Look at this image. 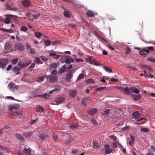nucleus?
<instances>
[{"mask_svg":"<svg viewBox=\"0 0 155 155\" xmlns=\"http://www.w3.org/2000/svg\"><path fill=\"white\" fill-rule=\"evenodd\" d=\"M86 83L88 84H90L94 83V79H89L87 80L86 81Z\"/></svg>","mask_w":155,"mask_h":155,"instance_id":"obj_35","label":"nucleus"},{"mask_svg":"<svg viewBox=\"0 0 155 155\" xmlns=\"http://www.w3.org/2000/svg\"><path fill=\"white\" fill-rule=\"evenodd\" d=\"M46 78L48 79L49 81L51 83L55 82L58 80L57 77L55 76H52L51 75L48 76L47 75Z\"/></svg>","mask_w":155,"mask_h":155,"instance_id":"obj_4","label":"nucleus"},{"mask_svg":"<svg viewBox=\"0 0 155 155\" xmlns=\"http://www.w3.org/2000/svg\"><path fill=\"white\" fill-rule=\"evenodd\" d=\"M131 52V50L130 49L129 47L127 48L126 53L127 54V53H129L130 52Z\"/></svg>","mask_w":155,"mask_h":155,"instance_id":"obj_60","label":"nucleus"},{"mask_svg":"<svg viewBox=\"0 0 155 155\" xmlns=\"http://www.w3.org/2000/svg\"><path fill=\"white\" fill-rule=\"evenodd\" d=\"M23 5L25 7H29L31 5L29 0H24L22 2Z\"/></svg>","mask_w":155,"mask_h":155,"instance_id":"obj_11","label":"nucleus"},{"mask_svg":"<svg viewBox=\"0 0 155 155\" xmlns=\"http://www.w3.org/2000/svg\"><path fill=\"white\" fill-rule=\"evenodd\" d=\"M58 65V64L56 63H53L51 64L50 65V69H55L57 68V67Z\"/></svg>","mask_w":155,"mask_h":155,"instance_id":"obj_24","label":"nucleus"},{"mask_svg":"<svg viewBox=\"0 0 155 155\" xmlns=\"http://www.w3.org/2000/svg\"><path fill=\"white\" fill-rule=\"evenodd\" d=\"M132 115L133 117L135 118L136 120L137 121H140L144 119L143 118L141 117V114L139 111H137L134 112L133 113Z\"/></svg>","mask_w":155,"mask_h":155,"instance_id":"obj_1","label":"nucleus"},{"mask_svg":"<svg viewBox=\"0 0 155 155\" xmlns=\"http://www.w3.org/2000/svg\"><path fill=\"white\" fill-rule=\"evenodd\" d=\"M47 134L46 133H43L40 134L39 137L41 140L45 139L47 137Z\"/></svg>","mask_w":155,"mask_h":155,"instance_id":"obj_20","label":"nucleus"},{"mask_svg":"<svg viewBox=\"0 0 155 155\" xmlns=\"http://www.w3.org/2000/svg\"><path fill=\"white\" fill-rule=\"evenodd\" d=\"M78 151V150L77 149H74L72 150V153L73 154H76Z\"/></svg>","mask_w":155,"mask_h":155,"instance_id":"obj_58","label":"nucleus"},{"mask_svg":"<svg viewBox=\"0 0 155 155\" xmlns=\"http://www.w3.org/2000/svg\"><path fill=\"white\" fill-rule=\"evenodd\" d=\"M82 104L84 106L87 105V98H84L82 100Z\"/></svg>","mask_w":155,"mask_h":155,"instance_id":"obj_27","label":"nucleus"},{"mask_svg":"<svg viewBox=\"0 0 155 155\" xmlns=\"http://www.w3.org/2000/svg\"><path fill=\"white\" fill-rule=\"evenodd\" d=\"M73 77V73L71 71H70L67 74L66 77V80L68 82H69Z\"/></svg>","mask_w":155,"mask_h":155,"instance_id":"obj_9","label":"nucleus"},{"mask_svg":"<svg viewBox=\"0 0 155 155\" xmlns=\"http://www.w3.org/2000/svg\"><path fill=\"white\" fill-rule=\"evenodd\" d=\"M8 86L10 90L12 91L17 90L19 88V87L18 85L12 82L8 84Z\"/></svg>","mask_w":155,"mask_h":155,"instance_id":"obj_3","label":"nucleus"},{"mask_svg":"<svg viewBox=\"0 0 155 155\" xmlns=\"http://www.w3.org/2000/svg\"><path fill=\"white\" fill-rule=\"evenodd\" d=\"M147 48L148 49L149 51H154V50L153 47H147Z\"/></svg>","mask_w":155,"mask_h":155,"instance_id":"obj_54","label":"nucleus"},{"mask_svg":"<svg viewBox=\"0 0 155 155\" xmlns=\"http://www.w3.org/2000/svg\"><path fill=\"white\" fill-rule=\"evenodd\" d=\"M130 90L131 92H133L135 94H138L140 92L138 89L135 87H130Z\"/></svg>","mask_w":155,"mask_h":155,"instance_id":"obj_13","label":"nucleus"},{"mask_svg":"<svg viewBox=\"0 0 155 155\" xmlns=\"http://www.w3.org/2000/svg\"><path fill=\"white\" fill-rule=\"evenodd\" d=\"M87 112L88 114L90 115H93L94 114L97 112V110L95 108L89 109L87 110Z\"/></svg>","mask_w":155,"mask_h":155,"instance_id":"obj_10","label":"nucleus"},{"mask_svg":"<svg viewBox=\"0 0 155 155\" xmlns=\"http://www.w3.org/2000/svg\"><path fill=\"white\" fill-rule=\"evenodd\" d=\"M10 20L8 18H7L5 21V23L6 24H8L10 23Z\"/></svg>","mask_w":155,"mask_h":155,"instance_id":"obj_51","label":"nucleus"},{"mask_svg":"<svg viewBox=\"0 0 155 155\" xmlns=\"http://www.w3.org/2000/svg\"><path fill=\"white\" fill-rule=\"evenodd\" d=\"M151 148L152 149V152H149L146 155H154L155 154V149L153 147L151 146Z\"/></svg>","mask_w":155,"mask_h":155,"instance_id":"obj_25","label":"nucleus"},{"mask_svg":"<svg viewBox=\"0 0 155 155\" xmlns=\"http://www.w3.org/2000/svg\"><path fill=\"white\" fill-rule=\"evenodd\" d=\"M35 35L37 38H39L41 37L42 34L39 32H35Z\"/></svg>","mask_w":155,"mask_h":155,"instance_id":"obj_31","label":"nucleus"},{"mask_svg":"<svg viewBox=\"0 0 155 155\" xmlns=\"http://www.w3.org/2000/svg\"><path fill=\"white\" fill-rule=\"evenodd\" d=\"M142 51L146 52L147 53H150V51H149L148 49H147V48L146 49L145 48H142Z\"/></svg>","mask_w":155,"mask_h":155,"instance_id":"obj_55","label":"nucleus"},{"mask_svg":"<svg viewBox=\"0 0 155 155\" xmlns=\"http://www.w3.org/2000/svg\"><path fill=\"white\" fill-rule=\"evenodd\" d=\"M23 134L26 137H29L32 135L31 133L27 132H24Z\"/></svg>","mask_w":155,"mask_h":155,"instance_id":"obj_40","label":"nucleus"},{"mask_svg":"<svg viewBox=\"0 0 155 155\" xmlns=\"http://www.w3.org/2000/svg\"><path fill=\"white\" fill-rule=\"evenodd\" d=\"M55 100L57 103L59 104L62 103L64 101V99L62 97H60L56 98Z\"/></svg>","mask_w":155,"mask_h":155,"instance_id":"obj_17","label":"nucleus"},{"mask_svg":"<svg viewBox=\"0 0 155 155\" xmlns=\"http://www.w3.org/2000/svg\"><path fill=\"white\" fill-rule=\"evenodd\" d=\"M15 47L18 50L22 51L24 50V47L21 43L19 42L15 44Z\"/></svg>","mask_w":155,"mask_h":155,"instance_id":"obj_6","label":"nucleus"},{"mask_svg":"<svg viewBox=\"0 0 155 155\" xmlns=\"http://www.w3.org/2000/svg\"><path fill=\"white\" fill-rule=\"evenodd\" d=\"M110 146L108 144H105L104 145V149L105 150V153L108 154L111 153L113 150V149L110 148Z\"/></svg>","mask_w":155,"mask_h":155,"instance_id":"obj_5","label":"nucleus"},{"mask_svg":"<svg viewBox=\"0 0 155 155\" xmlns=\"http://www.w3.org/2000/svg\"><path fill=\"white\" fill-rule=\"evenodd\" d=\"M42 98L45 99H49L50 98L49 95L47 93H45V94H42Z\"/></svg>","mask_w":155,"mask_h":155,"instance_id":"obj_42","label":"nucleus"},{"mask_svg":"<svg viewBox=\"0 0 155 155\" xmlns=\"http://www.w3.org/2000/svg\"><path fill=\"white\" fill-rule=\"evenodd\" d=\"M77 94V91L75 90L71 91L70 92V95L72 97H75Z\"/></svg>","mask_w":155,"mask_h":155,"instance_id":"obj_23","label":"nucleus"},{"mask_svg":"<svg viewBox=\"0 0 155 155\" xmlns=\"http://www.w3.org/2000/svg\"><path fill=\"white\" fill-rule=\"evenodd\" d=\"M87 15L89 17H93L94 16V12L91 11H88L86 13Z\"/></svg>","mask_w":155,"mask_h":155,"instance_id":"obj_21","label":"nucleus"},{"mask_svg":"<svg viewBox=\"0 0 155 155\" xmlns=\"http://www.w3.org/2000/svg\"><path fill=\"white\" fill-rule=\"evenodd\" d=\"M144 74L145 75V78L148 77L149 76H150L151 78H153V75H151L150 74H147L146 71H144Z\"/></svg>","mask_w":155,"mask_h":155,"instance_id":"obj_48","label":"nucleus"},{"mask_svg":"<svg viewBox=\"0 0 155 155\" xmlns=\"http://www.w3.org/2000/svg\"><path fill=\"white\" fill-rule=\"evenodd\" d=\"M0 30H2V31H5V32H9L10 31V29H7L3 28H1Z\"/></svg>","mask_w":155,"mask_h":155,"instance_id":"obj_61","label":"nucleus"},{"mask_svg":"<svg viewBox=\"0 0 155 155\" xmlns=\"http://www.w3.org/2000/svg\"><path fill=\"white\" fill-rule=\"evenodd\" d=\"M35 61L37 63H38L40 62L41 59H40L38 57H36L35 58Z\"/></svg>","mask_w":155,"mask_h":155,"instance_id":"obj_50","label":"nucleus"},{"mask_svg":"<svg viewBox=\"0 0 155 155\" xmlns=\"http://www.w3.org/2000/svg\"><path fill=\"white\" fill-rule=\"evenodd\" d=\"M103 68L107 72H110L111 73L113 72V71L112 69L109 67H103Z\"/></svg>","mask_w":155,"mask_h":155,"instance_id":"obj_33","label":"nucleus"},{"mask_svg":"<svg viewBox=\"0 0 155 155\" xmlns=\"http://www.w3.org/2000/svg\"><path fill=\"white\" fill-rule=\"evenodd\" d=\"M74 62V59L71 58L70 59L67 58V59L65 61V62L66 63L68 64H70L71 62L73 63Z\"/></svg>","mask_w":155,"mask_h":155,"instance_id":"obj_28","label":"nucleus"},{"mask_svg":"<svg viewBox=\"0 0 155 155\" xmlns=\"http://www.w3.org/2000/svg\"><path fill=\"white\" fill-rule=\"evenodd\" d=\"M130 88L129 89L128 87L125 88H124L122 91V92L127 95L130 94Z\"/></svg>","mask_w":155,"mask_h":155,"instance_id":"obj_16","label":"nucleus"},{"mask_svg":"<svg viewBox=\"0 0 155 155\" xmlns=\"http://www.w3.org/2000/svg\"><path fill=\"white\" fill-rule=\"evenodd\" d=\"M28 30V28L24 26H22L20 28V30L24 32H26Z\"/></svg>","mask_w":155,"mask_h":155,"instance_id":"obj_37","label":"nucleus"},{"mask_svg":"<svg viewBox=\"0 0 155 155\" xmlns=\"http://www.w3.org/2000/svg\"><path fill=\"white\" fill-rule=\"evenodd\" d=\"M66 68V65H63L62 67L60 69V71L61 73H63L64 72Z\"/></svg>","mask_w":155,"mask_h":155,"instance_id":"obj_29","label":"nucleus"},{"mask_svg":"<svg viewBox=\"0 0 155 155\" xmlns=\"http://www.w3.org/2000/svg\"><path fill=\"white\" fill-rule=\"evenodd\" d=\"M64 15L65 16L68 18H70L71 17L69 13L67 11H64Z\"/></svg>","mask_w":155,"mask_h":155,"instance_id":"obj_39","label":"nucleus"},{"mask_svg":"<svg viewBox=\"0 0 155 155\" xmlns=\"http://www.w3.org/2000/svg\"><path fill=\"white\" fill-rule=\"evenodd\" d=\"M147 59L150 61H152L153 62H155V59H153L151 57H149Z\"/></svg>","mask_w":155,"mask_h":155,"instance_id":"obj_59","label":"nucleus"},{"mask_svg":"<svg viewBox=\"0 0 155 155\" xmlns=\"http://www.w3.org/2000/svg\"><path fill=\"white\" fill-rule=\"evenodd\" d=\"M84 75L83 74H80L79 75L77 78V80H79L82 79L84 77Z\"/></svg>","mask_w":155,"mask_h":155,"instance_id":"obj_43","label":"nucleus"},{"mask_svg":"<svg viewBox=\"0 0 155 155\" xmlns=\"http://www.w3.org/2000/svg\"><path fill=\"white\" fill-rule=\"evenodd\" d=\"M13 114L14 115H19L21 114V113L19 112H17V111H15L13 113Z\"/></svg>","mask_w":155,"mask_h":155,"instance_id":"obj_64","label":"nucleus"},{"mask_svg":"<svg viewBox=\"0 0 155 155\" xmlns=\"http://www.w3.org/2000/svg\"><path fill=\"white\" fill-rule=\"evenodd\" d=\"M18 58H15L12 60V63L13 64H15L18 62Z\"/></svg>","mask_w":155,"mask_h":155,"instance_id":"obj_44","label":"nucleus"},{"mask_svg":"<svg viewBox=\"0 0 155 155\" xmlns=\"http://www.w3.org/2000/svg\"><path fill=\"white\" fill-rule=\"evenodd\" d=\"M19 107V105L18 104H15L9 106V109L11 110L13 109H18Z\"/></svg>","mask_w":155,"mask_h":155,"instance_id":"obj_12","label":"nucleus"},{"mask_svg":"<svg viewBox=\"0 0 155 155\" xmlns=\"http://www.w3.org/2000/svg\"><path fill=\"white\" fill-rule=\"evenodd\" d=\"M35 64V63H32L31 65L29 67V68L32 69L34 68Z\"/></svg>","mask_w":155,"mask_h":155,"instance_id":"obj_57","label":"nucleus"},{"mask_svg":"<svg viewBox=\"0 0 155 155\" xmlns=\"http://www.w3.org/2000/svg\"><path fill=\"white\" fill-rule=\"evenodd\" d=\"M12 68V65L11 64L9 65L6 68V70L7 71H9Z\"/></svg>","mask_w":155,"mask_h":155,"instance_id":"obj_62","label":"nucleus"},{"mask_svg":"<svg viewBox=\"0 0 155 155\" xmlns=\"http://www.w3.org/2000/svg\"><path fill=\"white\" fill-rule=\"evenodd\" d=\"M75 61L77 62H83L84 61L83 59L81 58H76L75 60Z\"/></svg>","mask_w":155,"mask_h":155,"instance_id":"obj_56","label":"nucleus"},{"mask_svg":"<svg viewBox=\"0 0 155 155\" xmlns=\"http://www.w3.org/2000/svg\"><path fill=\"white\" fill-rule=\"evenodd\" d=\"M15 137L17 140H18L23 143L25 142V140L23 138V137L20 134H15Z\"/></svg>","mask_w":155,"mask_h":155,"instance_id":"obj_7","label":"nucleus"},{"mask_svg":"<svg viewBox=\"0 0 155 155\" xmlns=\"http://www.w3.org/2000/svg\"><path fill=\"white\" fill-rule=\"evenodd\" d=\"M30 52L32 54H34L35 53V50L34 48H31L30 49Z\"/></svg>","mask_w":155,"mask_h":155,"instance_id":"obj_52","label":"nucleus"},{"mask_svg":"<svg viewBox=\"0 0 155 155\" xmlns=\"http://www.w3.org/2000/svg\"><path fill=\"white\" fill-rule=\"evenodd\" d=\"M58 90V88H55V89L52 90L51 91H50L49 92V93L50 94H51L52 92H56Z\"/></svg>","mask_w":155,"mask_h":155,"instance_id":"obj_53","label":"nucleus"},{"mask_svg":"<svg viewBox=\"0 0 155 155\" xmlns=\"http://www.w3.org/2000/svg\"><path fill=\"white\" fill-rule=\"evenodd\" d=\"M106 87H101L98 88H96L95 89V91H98L101 90H102L104 89Z\"/></svg>","mask_w":155,"mask_h":155,"instance_id":"obj_49","label":"nucleus"},{"mask_svg":"<svg viewBox=\"0 0 155 155\" xmlns=\"http://www.w3.org/2000/svg\"><path fill=\"white\" fill-rule=\"evenodd\" d=\"M8 150V148L7 147H3L1 146L0 145V150H3L4 151H7Z\"/></svg>","mask_w":155,"mask_h":155,"instance_id":"obj_38","label":"nucleus"},{"mask_svg":"<svg viewBox=\"0 0 155 155\" xmlns=\"http://www.w3.org/2000/svg\"><path fill=\"white\" fill-rule=\"evenodd\" d=\"M91 122L94 125H96L97 124V123L96 121L94 119L91 120Z\"/></svg>","mask_w":155,"mask_h":155,"instance_id":"obj_63","label":"nucleus"},{"mask_svg":"<svg viewBox=\"0 0 155 155\" xmlns=\"http://www.w3.org/2000/svg\"><path fill=\"white\" fill-rule=\"evenodd\" d=\"M23 151L24 153L26 155H29L31 153V150L29 149L25 148L23 150Z\"/></svg>","mask_w":155,"mask_h":155,"instance_id":"obj_32","label":"nucleus"},{"mask_svg":"<svg viewBox=\"0 0 155 155\" xmlns=\"http://www.w3.org/2000/svg\"><path fill=\"white\" fill-rule=\"evenodd\" d=\"M38 108H39L41 110V111H40L39 110H37L36 111H37L38 112H44V109L40 105H38Z\"/></svg>","mask_w":155,"mask_h":155,"instance_id":"obj_45","label":"nucleus"},{"mask_svg":"<svg viewBox=\"0 0 155 155\" xmlns=\"http://www.w3.org/2000/svg\"><path fill=\"white\" fill-rule=\"evenodd\" d=\"M8 60L7 59L2 58L0 59V68H5L8 64Z\"/></svg>","mask_w":155,"mask_h":155,"instance_id":"obj_2","label":"nucleus"},{"mask_svg":"<svg viewBox=\"0 0 155 155\" xmlns=\"http://www.w3.org/2000/svg\"><path fill=\"white\" fill-rule=\"evenodd\" d=\"M93 147L94 149H97L100 147L98 142L97 141H93Z\"/></svg>","mask_w":155,"mask_h":155,"instance_id":"obj_19","label":"nucleus"},{"mask_svg":"<svg viewBox=\"0 0 155 155\" xmlns=\"http://www.w3.org/2000/svg\"><path fill=\"white\" fill-rule=\"evenodd\" d=\"M149 130V129L147 128H143L141 129V131L144 132H148Z\"/></svg>","mask_w":155,"mask_h":155,"instance_id":"obj_46","label":"nucleus"},{"mask_svg":"<svg viewBox=\"0 0 155 155\" xmlns=\"http://www.w3.org/2000/svg\"><path fill=\"white\" fill-rule=\"evenodd\" d=\"M44 42L46 46H48L50 45L51 43V41L49 40H44Z\"/></svg>","mask_w":155,"mask_h":155,"instance_id":"obj_36","label":"nucleus"},{"mask_svg":"<svg viewBox=\"0 0 155 155\" xmlns=\"http://www.w3.org/2000/svg\"><path fill=\"white\" fill-rule=\"evenodd\" d=\"M96 61V60L93 58H91L89 59V61L92 64H94Z\"/></svg>","mask_w":155,"mask_h":155,"instance_id":"obj_47","label":"nucleus"},{"mask_svg":"<svg viewBox=\"0 0 155 155\" xmlns=\"http://www.w3.org/2000/svg\"><path fill=\"white\" fill-rule=\"evenodd\" d=\"M12 47V45L10 42H7L5 45V49L6 50L9 49Z\"/></svg>","mask_w":155,"mask_h":155,"instance_id":"obj_15","label":"nucleus"},{"mask_svg":"<svg viewBox=\"0 0 155 155\" xmlns=\"http://www.w3.org/2000/svg\"><path fill=\"white\" fill-rule=\"evenodd\" d=\"M28 64L26 62L23 63L21 61L18 62L17 65H19L21 67L20 68L21 69L23 68L24 67H25Z\"/></svg>","mask_w":155,"mask_h":155,"instance_id":"obj_18","label":"nucleus"},{"mask_svg":"<svg viewBox=\"0 0 155 155\" xmlns=\"http://www.w3.org/2000/svg\"><path fill=\"white\" fill-rule=\"evenodd\" d=\"M20 68L17 67H14L12 70L14 72L16 73V74H18L20 73Z\"/></svg>","mask_w":155,"mask_h":155,"instance_id":"obj_22","label":"nucleus"},{"mask_svg":"<svg viewBox=\"0 0 155 155\" xmlns=\"http://www.w3.org/2000/svg\"><path fill=\"white\" fill-rule=\"evenodd\" d=\"M110 113L109 110L106 109L101 112V114L103 115H107L109 114Z\"/></svg>","mask_w":155,"mask_h":155,"instance_id":"obj_30","label":"nucleus"},{"mask_svg":"<svg viewBox=\"0 0 155 155\" xmlns=\"http://www.w3.org/2000/svg\"><path fill=\"white\" fill-rule=\"evenodd\" d=\"M58 137V135L55 133H54L52 135V138L54 141L55 142Z\"/></svg>","mask_w":155,"mask_h":155,"instance_id":"obj_41","label":"nucleus"},{"mask_svg":"<svg viewBox=\"0 0 155 155\" xmlns=\"http://www.w3.org/2000/svg\"><path fill=\"white\" fill-rule=\"evenodd\" d=\"M78 126V124L77 123H73L71 124L70 126V127L72 128H74V129H76L77 128Z\"/></svg>","mask_w":155,"mask_h":155,"instance_id":"obj_34","label":"nucleus"},{"mask_svg":"<svg viewBox=\"0 0 155 155\" xmlns=\"http://www.w3.org/2000/svg\"><path fill=\"white\" fill-rule=\"evenodd\" d=\"M26 16L30 20L32 21L34 20L33 15L30 13L28 12L26 14Z\"/></svg>","mask_w":155,"mask_h":155,"instance_id":"obj_14","label":"nucleus"},{"mask_svg":"<svg viewBox=\"0 0 155 155\" xmlns=\"http://www.w3.org/2000/svg\"><path fill=\"white\" fill-rule=\"evenodd\" d=\"M131 96L134 100L136 101L139 100L141 98V95L139 94H131Z\"/></svg>","mask_w":155,"mask_h":155,"instance_id":"obj_8","label":"nucleus"},{"mask_svg":"<svg viewBox=\"0 0 155 155\" xmlns=\"http://www.w3.org/2000/svg\"><path fill=\"white\" fill-rule=\"evenodd\" d=\"M46 75H45V76H41V77H39L38 78V80H37V81L39 82L44 81L45 78H46Z\"/></svg>","mask_w":155,"mask_h":155,"instance_id":"obj_26","label":"nucleus"}]
</instances>
